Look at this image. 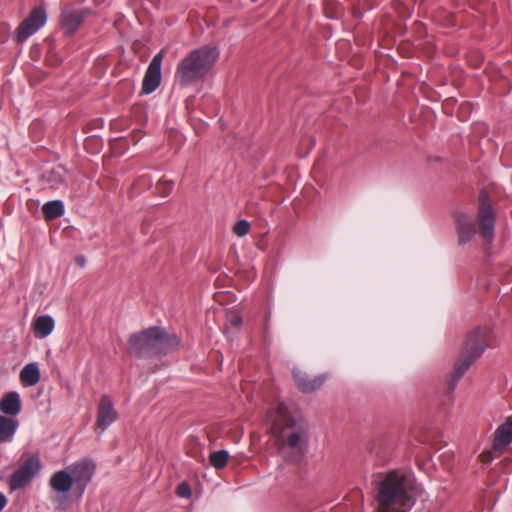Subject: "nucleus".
<instances>
[{"label":"nucleus","mask_w":512,"mask_h":512,"mask_svg":"<svg viewBox=\"0 0 512 512\" xmlns=\"http://www.w3.org/2000/svg\"><path fill=\"white\" fill-rule=\"evenodd\" d=\"M377 508L375 512H409L415 504L413 479L410 475L392 470L375 479Z\"/></svg>","instance_id":"f257e3e1"},{"label":"nucleus","mask_w":512,"mask_h":512,"mask_svg":"<svg viewBox=\"0 0 512 512\" xmlns=\"http://www.w3.org/2000/svg\"><path fill=\"white\" fill-rule=\"evenodd\" d=\"M280 451L286 460L298 463L308 452L309 425L298 414L284 415L276 424Z\"/></svg>","instance_id":"f03ea898"},{"label":"nucleus","mask_w":512,"mask_h":512,"mask_svg":"<svg viewBox=\"0 0 512 512\" xmlns=\"http://www.w3.org/2000/svg\"><path fill=\"white\" fill-rule=\"evenodd\" d=\"M180 344L176 334L168 333L165 328L152 326L130 335L127 352L130 356L147 359L167 355Z\"/></svg>","instance_id":"7ed1b4c3"},{"label":"nucleus","mask_w":512,"mask_h":512,"mask_svg":"<svg viewBox=\"0 0 512 512\" xmlns=\"http://www.w3.org/2000/svg\"><path fill=\"white\" fill-rule=\"evenodd\" d=\"M219 55V49L213 45H204L190 51L177 64L176 82L186 87L204 80L217 62Z\"/></svg>","instance_id":"20e7f679"},{"label":"nucleus","mask_w":512,"mask_h":512,"mask_svg":"<svg viewBox=\"0 0 512 512\" xmlns=\"http://www.w3.org/2000/svg\"><path fill=\"white\" fill-rule=\"evenodd\" d=\"M492 339V331L489 327H477L468 335L464 347L458 360L454 364V371L450 380L447 382V392L452 393L459 380L471 366L487 349Z\"/></svg>","instance_id":"39448f33"},{"label":"nucleus","mask_w":512,"mask_h":512,"mask_svg":"<svg viewBox=\"0 0 512 512\" xmlns=\"http://www.w3.org/2000/svg\"><path fill=\"white\" fill-rule=\"evenodd\" d=\"M42 467L38 454H24L20 465L9 477L8 485L11 491L27 487L41 472Z\"/></svg>","instance_id":"423d86ee"},{"label":"nucleus","mask_w":512,"mask_h":512,"mask_svg":"<svg viewBox=\"0 0 512 512\" xmlns=\"http://www.w3.org/2000/svg\"><path fill=\"white\" fill-rule=\"evenodd\" d=\"M477 220L481 237L491 244L494 239L496 217L490 199L485 191H481L479 196Z\"/></svg>","instance_id":"0eeeda50"},{"label":"nucleus","mask_w":512,"mask_h":512,"mask_svg":"<svg viewBox=\"0 0 512 512\" xmlns=\"http://www.w3.org/2000/svg\"><path fill=\"white\" fill-rule=\"evenodd\" d=\"M47 21V14L45 8L39 6L33 8L28 16L20 22L16 28L13 38L14 40L22 44L29 37L34 35Z\"/></svg>","instance_id":"6e6552de"},{"label":"nucleus","mask_w":512,"mask_h":512,"mask_svg":"<svg viewBox=\"0 0 512 512\" xmlns=\"http://www.w3.org/2000/svg\"><path fill=\"white\" fill-rule=\"evenodd\" d=\"M67 469L75 489L79 491V496H82L95 473V463L89 458H83L67 466Z\"/></svg>","instance_id":"1a4fd4ad"},{"label":"nucleus","mask_w":512,"mask_h":512,"mask_svg":"<svg viewBox=\"0 0 512 512\" xmlns=\"http://www.w3.org/2000/svg\"><path fill=\"white\" fill-rule=\"evenodd\" d=\"M162 60L163 55L159 52L150 61L142 81L141 94H151L160 85Z\"/></svg>","instance_id":"9d476101"},{"label":"nucleus","mask_w":512,"mask_h":512,"mask_svg":"<svg viewBox=\"0 0 512 512\" xmlns=\"http://www.w3.org/2000/svg\"><path fill=\"white\" fill-rule=\"evenodd\" d=\"M88 13V9H64L60 15V27L63 33L67 36L73 35L83 24Z\"/></svg>","instance_id":"9b49d317"},{"label":"nucleus","mask_w":512,"mask_h":512,"mask_svg":"<svg viewBox=\"0 0 512 512\" xmlns=\"http://www.w3.org/2000/svg\"><path fill=\"white\" fill-rule=\"evenodd\" d=\"M117 417L118 413L112 399L108 395L101 396L97 408V427L104 431L116 421Z\"/></svg>","instance_id":"f8f14e48"},{"label":"nucleus","mask_w":512,"mask_h":512,"mask_svg":"<svg viewBox=\"0 0 512 512\" xmlns=\"http://www.w3.org/2000/svg\"><path fill=\"white\" fill-rule=\"evenodd\" d=\"M456 231L458 235V244L464 245L470 242L476 234V225L472 218L464 212L454 214Z\"/></svg>","instance_id":"ddd939ff"},{"label":"nucleus","mask_w":512,"mask_h":512,"mask_svg":"<svg viewBox=\"0 0 512 512\" xmlns=\"http://www.w3.org/2000/svg\"><path fill=\"white\" fill-rule=\"evenodd\" d=\"M293 377L299 390L304 393H311L319 389L325 382V377L323 375H317L310 378L307 374L298 369L293 370Z\"/></svg>","instance_id":"4468645a"},{"label":"nucleus","mask_w":512,"mask_h":512,"mask_svg":"<svg viewBox=\"0 0 512 512\" xmlns=\"http://www.w3.org/2000/svg\"><path fill=\"white\" fill-rule=\"evenodd\" d=\"M512 443V417H509L494 432L493 449L502 451Z\"/></svg>","instance_id":"2eb2a0df"},{"label":"nucleus","mask_w":512,"mask_h":512,"mask_svg":"<svg viewBox=\"0 0 512 512\" xmlns=\"http://www.w3.org/2000/svg\"><path fill=\"white\" fill-rule=\"evenodd\" d=\"M49 485L51 489L58 494L69 492L74 486V483L67 467L53 473L50 477Z\"/></svg>","instance_id":"dca6fc26"},{"label":"nucleus","mask_w":512,"mask_h":512,"mask_svg":"<svg viewBox=\"0 0 512 512\" xmlns=\"http://www.w3.org/2000/svg\"><path fill=\"white\" fill-rule=\"evenodd\" d=\"M67 170L62 165H57L46 170L41 175V179L45 185L52 189H58L66 183Z\"/></svg>","instance_id":"f3484780"},{"label":"nucleus","mask_w":512,"mask_h":512,"mask_svg":"<svg viewBox=\"0 0 512 512\" xmlns=\"http://www.w3.org/2000/svg\"><path fill=\"white\" fill-rule=\"evenodd\" d=\"M0 411L10 418L16 416L21 411L20 395L16 391L6 393L0 400Z\"/></svg>","instance_id":"a211bd4d"},{"label":"nucleus","mask_w":512,"mask_h":512,"mask_svg":"<svg viewBox=\"0 0 512 512\" xmlns=\"http://www.w3.org/2000/svg\"><path fill=\"white\" fill-rule=\"evenodd\" d=\"M18 426V420L0 414V443L12 441Z\"/></svg>","instance_id":"6ab92c4d"},{"label":"nucleus","mask_w":512,"mask_h":512,"mask_svg":"<svg viewBox=\"0 0 512 512\" xmlns=\"http://www.w3.org/2000/svg\"><path fill=\"white\" fill-rule=\"evenodd\" d=\"M54 326V319L50 315L39 316L33 323L34 332L40 338L48 337L52 333Z\"/></svg>","instance_id":"aec40b11"},{"label":"nucleus","mask_w":512,"mask_h":512,"mask_svg":"<svg viewBox=\"0 0 512 512\" xmlns=\"http://www.w3.org/2000/svg\"><path fill=\"white\" fill-rule=\"evenodd\" d=\"M20 380L24 386H34L40 380V370L37 363L25 365L20 372Z\"/></svg>","instance_id":"412c9836"},{"label":"nucleus","mask_w":512,"mask_h":512,"mask_svg":"<svg viewBox=\"0 0 512 512\" xmlns=\"http://www.w3.org/2000/svg\"><path fill=\"white\" fill-rule=\"evenodd\" d=\"M42 212L46 220H54L64 214L65 206L62 200L48 201L43 205Z\"/></svg>","instance_id":"4be33fe9"},{"label":"nucleus","mask_w":512,"mask_h":512,"mask_svg":"<svg viewBox=\"0 0 512 512\" xmlns=\"http://www.w3.org/2000/svg\"><path fill=\"white\" fill-rule=\"evenodd\" d=\"M229 458L227 450H218L210 454V463L216 469H222L226 466Z\"/></svg>","instance_id":"5701e85b"},{"label":"nucleus","mask_w":512,"mask_h":512,"mask_svg":"<svg viewBox=\"0 0 512 512\" xmlns=\"http://www.w3.org/2000/svg\"><path fill=\"white\" fill-rule=\"evenodd\" d=\"M173 186H174V181L160 179L155 186V191L159 195L165 197L170 194V192L173 189Z\"/></svg>","instance_id":"b1692460"},{"label":"nucleus","mask_w":512,"mask_h":512,"mask_svg":"<svg viewBox=\"0 0 512 512\" xmlns=\"http://www.w3.org/2000/svg\"><path fill=\"white\" fill-rule=\"evenodd\" d=\"M250 230V223L247 220H238L233 226V232L238 237H244Z\"/></svg>","instance_id":"393cba45"},{"label":"nucleus","mask_w":512,"mask_h":512,"mask_svg":"<svg viewBox=\"0 0 512 512\" xmlns=\"http://www.w3.org/2000/svg\"><path fill=\"white\" fill-rule=\"evenodd\" d=\"M177 495L182 498H189L192 494L191 488L187 482H182L177 487Z\"/></svg>","instance_id":"a878e982"},{"label":"nucleus","mask_w":512,"mask_h":512,"mask_svg":"<svg viewBox=\"0 0 512 512\" xmlns=\"http://www.w3.org/2000/svg\"><path fill=\"white\" fill-rule=\"evenodd\" d=\"M242 324V318L238 314H232L228 318L229 329L238 330Z\"/></svg>","instance_id":"bb28decb"},{"label":"nucleus","mask_w":512,"mask_h":512,"mask_svg":"<svg viewBox=\"0 0 512 512\" xmlns=\"http://www.w3.org/2000/svg\"><path fill=\"white\" fill-rule=\"evenodd\" d=\"M498 452H499V451H494V449H493V448H492V450H491V451L483 452V453L481 454V460H482V462H484V463H488V462H490V461L493 459V457H494V455H493V454H494V453H498Z\"/></svg>","instance_id":"cd10ccee"},{"label":"nucleus","mask_w":512,"mask_h":512,"mask_svg":"<svg viewBox=\"0 0 512 512\" xmlns=\"http://www.w3.org/2000/svg\"><path fill=\"white\" fill-rule=\"evenodd\" d=\"M53 502L56 503V507L57 508H64L65 507V501L60 498V497H56L53 499Z\"/></svg>","instance_id":"c85d7f7f"},{"label":"nucleus","mask_w":512,"mask_h":512,"mask_svg":"<svg viewBox=\"0 0 512 512\" xmlns=\"http://www.w3.org/2000/svg\"><path fill=\"white\" fill-rule=\"evenodd\" d=\"M7 504V499H6V496L0 492V512L3 510V508L6 506Z\"/></svg>","instance_id":"c756f323"},{"label":"nucleus","mask_w":512,"mask_h":512,"mask_svg":"<svg viewBox=\"0 0 512 512\" xmlns=\"http://www.w3.org/2000/svg\"><path fill=\"white\" fill-rule=\"evenodd\" d=\"M76 262L80 267H84L85 265V258L83 256H78L76 258Z\"/></svg>","instance_id":"7c9ffc66"},{"label":"nucleus","mask_w":512,"mask_h":512,"mask_svg":"<svg viewBox=\"0 0 512 512\" xmlns=\"http://www.w3.org/2000/svg\"><path fill=\"white\" fill-rule=\"evenodd\" d=\"M375 2H377V0H375Z\"/></svg>","instance_id":"2f4dec72"}]
</instances>
